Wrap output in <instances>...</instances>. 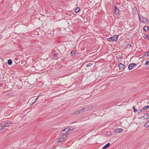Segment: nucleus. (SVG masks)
<instances>
[{
    "label": "nucleus",
    "instance_id": "obj_1",
    "mask_svg": "<svg viewBox=\"0 0 149 149\" xmlns=\"http://www.w3.org/2000/svg\"><path fill=\"white\" fill-rule=\"evenodd\" d=\"M69 130L68 128H65L62 131L61 133V137L59 140H63L66 139L67 137V133L68 130Z\"/></svg>",
    "mask_w": 149,
    "mask_h": 149
},
{
    "label": "nucleus",
    "instance_id": "obj_2",
    "mask_svg": "<svg viewBox=\"0 0 149 149\" xmlns=\"http://www.w3.org/2000/svg\"><path fill=\"white\" fill-rule=\"evenodd\" d=\"M118 36L117 35H114L112 37L108 38L107 40L108 41H116L118 39Z\"/></svg>",
    "mask_w": 149,
    "mask_h": 149
},
{
    "label": "nucleus",
    "instance_id": "obj_3",
    "mask_svg": "<svg viewBox=\"0 0 149 149\" xmlns=\"http://www.w3.org/2000/svg\"><path fill=\"white\" fill-rule=\"evenodd\" d=\"M10 124V123H6L0 125V131L2 130L5 127L9 126Z\"/></svg>",
    "mask_w": 149,
    "mask_h": 149
},
{
    "label": "nucleus",
    "instance_id": "obj_4",
    "mask_svg": "<svg viewBox=\"0 0 149 149\" xmlns=\"http://www.w3.org/2000/svg\"><path fill=\"white\" fill-rule=\"evenodd\" d=\"M92 106L86 107L80 109L81 113L86 112L91 110L92 108Z\"/></svg>",
    "mask_w": 149,
    "mask_h": 149
},
{
    "label": "nucleus",
    "instance_id": "obj_5",
    "mask_svg": "<svg viewBox=\"0 0 149 149\" xmlns=\"http://www.w3.org/2000/svg\"><path fill=\"white\" fill-rule=\"evenodd\" d=\"M136 65V64L135 63H132L128 65V68L129 70H132L135 68Z\"/></svg>",
    "mask_w": 149,
    "mask_h": 149
},
{
    "label": "nucleus",
    "instance_id": "obj_6",
    "mask_svg": "<svg viewBox=\"0 0 149 149\" xmlns=\"http://www.w3.org/2000/svg\"><path fill=\"white\" fill-rule=\"evenodd\" d=\"M139 19L142 22L146 23L147 22V18L143 17H139Z\"/></svg>",
    "mask_w": 149,
    "mask_h": 149
},
{
    "label": "nucleus",
    "instance_id": "obj_7",
    "mask_svg": "<svg viewBox=\"0 0 149 149\" xmlns=\"http://www.w3.org/2000/svg\"><path fill=\"white\" fill-rule=\"evenodd\" d=\"M118 67L120 70H122L124 69L125 65L121 63H120L119 64Z\"/></svg>",
    "mask_w": 149,
    "mask_h": 149
},
{
    "label": "nucleus",
    "instance_id": "obj_8",
    "mask_svg": "<svg viewBox=\"0 0 149 149\" xmlns=\"http://www.w3.org/2000/svg\"><path fill=\"white\" fill-rule=\"evenodd\" d=\"M123 130L122 128H116L114 130V132L118 133L122 132Z\"/></svg>",
    "mask_w": 149,
    "mask_h": 149
},
{
    "label": "nucleus",
    "instance_id": "obj_9",
    "mask_svg": "<svg viewBox=\"0 0 149 149\" xmlns=\"http://www.w3.org/2000/svg\"><path fill=\"white\" fill-rule=\"evenodd\" d=\"M115 13L116 15H118L119 14L120 11L116 6H114Z\"/></svg>",
    "mask_w": 149,
    "mask_h": 149
},
{
    "label": "nucleus",
    "instance_id": "obj_10",
    "mask_svg": "<svg viewBox=\"0 0 149 149\" xmlns=\"http://www.w3.org/2000/svg\"><path fill=\"white\" fill-rule=\"evenodd\" d=\"M143 117L145 119H148L149 118V114L146 113L143 116Z\"/></svg>",
    "mask_w": 149,
    "mask_h": 149
},
{
    "label": "nucleus",
    "instance_id": "obj_11",
    "mask_svg": "<svg viewBox=\"0 0 149 149\" xmlns=\"http://www.w3.org/2000/svg\"><path fill=\"white\" fill-rule=\"evenodd\" d=\"M110 143H108L102 147L103 149H105L108 147L110 145Z\"/></svg>",
    "mask_w": 149,
    "mask_h": 149
},
{
    "label": "nucleus",
    "instance_id": "obj_12",
    "mask_svg": "<svg viewBox=\"0 0 149 149\" xmlns=\"http://www.w3.org/2000/svg\"><path fill=\"white\" fill-rule=\"evenodd\" d=\"M149 27L148 26H145L143 29V31H147L149 29Z\"/></svg>",
    "mask_w": 149,
    "mask_h": 149
},
{
    "label": "nucleus",
    "instance_id": "obj_13",
    "mask_svg": "<svg viewBox=\"0 0 149 149\" xmlns=\"http://www.w3.org/2000/svg\"><path fill=\"white\" fill-rule=\"evenodd\" d=\"M145 66L146 68H149V61H147L145 63Z\"/></svg>",
    "mask_w": 149,
    "mask_h": 149
},
{
    "label": "nucleus",
    "instance_id": "obj_14",
    "mask_svg": "<svg viewBox=\"0 0 149 149\" xmlns=\"http://www.w3.org/2000/svg\"><path fill=\"white\" fill-rule=\"evenodd\" d=\"M81 111L80 109V110H79L78 111H76L74 112L73 114L74 115H76V114H79L81 113Z\"/></svg>",
    "mask_w": 149,
    "mask_h": 149
},
{
    "label": "nucleus",
    "instance_id": "obj_15",
    "mask_svg": "<svg viewBox=\"0 0 149 149\" xmlns=\"http://www.w3.org/2000/svg\"><path fill=\"white\" fill-rule=\"evenodd\" d=\"M80 8L79 7H77V8L75 9V12L76 13H78L79 12H80Z\"/></svg>",
    "mask_w": 149,
    "mask_h": 149
},
{
    "label": "nucleus",
    "instance_id": "obj_16",
    "mask_svg": "<svg viewBox=\"0 0 149 149\" xmlns=\"http://www.w3.org/2000/svg\"><path fill=\"white\" fill-rule=\"evenodd\" d=\"M144 127H149V120L144 125Z\"/></svg>",
    "mask_w": 149,
    "mask_h": 149
},
{
    "label": "nucleus",
    "instance_id": "obj_17",
    "mask_svg": "<svg viewBox=\"0 0 149 149\" xmlns=\"http://www.w3.org/2000/svg\"><path fill=\"white\" fill-rule=\"evenodd\" d=\"M149 108V105H147L144 107H143L142 108V110H145L146 109H147Z\"/></svg>",
    "mask_w": 149,
    "mask_h": 149
},
{
    "label": "nucleus",
    "instance_id": "obj_18",
    "mask_svg": "<svg viewBox=\"0 0 149 149\" xmlns=\"http://www.w3.org/2000/svg\"><path fill=\"white\" fill-rule=\"evenodd\" d=\"M7 63L9 65H10L12 64V61L11 60L9 59Z\"/></svg>",
    "mask_w": 149,
    "mask_h": 149
},
{
    "label": "nucleus",
    "instance_id": "obj_19",
    "mask_svg": "<svg viewBox=\"0 0 149 149\" xmlns=\"http://www.w3.org/2000/svg\"><path fill=\"white\" fill-rule=\"evenodd\" d=\"M67 128H68L69 129V130H72L74 129L75 128V127L74 126L73 127H71L70 128L69 127H67Z\"/></svg>",
    "mask_w": 149,
    "mask_h": 149
},
{
    "label": "nucleus",
    "instance_id": "obj_20",
    "mask_svg": "<svg viewBox=\"0 0 149 149\" xmlns=\"http://www.w3.org/2000/svg\"><path fill=\"white\" fill-rule=\"evenodd\" d=\"M106 134L107 135L110 136L111 135V132H108L106 133Z\"/></svg>",
    "mask_w": 149,
    "mask_h": 149
},
{
    "label": "nucleus",
    "instance_id": "obj_21",
    "mask_svg": "<svg viewBox=\"0 0 149 149\" xmlns=\"http://www.w3.org/2000/svg\"><path fill=\"white\" fill-rule=\"evenodd\" d=\"M148 56V54H147V53L144 55L142 57L143 58H145Z\"/></svg>",
    "mask_w": 149,
    "mask_h": 149
},
{
    "label": "nucleus",
    "instance_id": "obj_22",
    "mask_svg": "<svg viewBox=\"0 0 149 149\" xmlns=\"http://www.w3.org/2000/svg\"><path fill=\"white\" fill-rule=\"evenodd\" d=\"M76 53V52L75 50H72L71 52V54H75Z\"/></svg>",
    "mask_w": 149,
    "mask_h": 149
},
{
    "label": "nucleus",
    "instance_id": "obj_23",
    "mask_svg": "<svg viewBox=\"0 0 149 149\" xmlns=\"http://www.w3.org/2000/svg\"><path fill=\"white\" fill-rule=\"evenodd\" d=\"M92 65V64L91 63H89V64H87L86 65V66L87 67H89L91 66Z\"/></svg>",
    "mask_w": 149,
    "mask_h": 149
},
{
    "label": "nucleus",
    "instance_id": "obj_24",
    "mask_svg": "<svg viewBox=\"0 0 149 149\" xmlns=\"http://www.w3.org/2000/svg\"><path fill=\"white\" fill-rule=\"evenodd\" d=\"M58 54L57 53L55 54L54 55V57L55 58H57L58 57Z\"/></svg>",
    "mask_w": 149,
    "mask_h": 149
},
{
    "label": "nucleus",
    "instance_id": "obj_25",
    "mask_svg": "<svg viewBox=\"0 0 149 149\" xmlns=\"http://www.w3.org/2000/svg\"><path fill=\"white\" fill-rule=\"evenodd\" d=\"M132 108H133V109H134V112H136L137 111V110L135 109V107H134V106Z\"/></svg>",
    "mask_w": 149,
    "mask_h": 149
},
{
    "label": "nucleus",
    "instance_id": "obj_26",
    "mask_svg": "<svg viewBox=\"0 0 149 149\" xmlns=\"http://www.w3.org/2000/svg\"><path fill=\"white\" fill-rule=\"evenodd\" d=\"M143 38H147V37H148V36L147 35H146V34H144V35H143Z\"/></svg>",
    "mask_w": 149,
    "mask_h": 149
},
{
    "label": "nucleus",
    "instance_id": "obj_27",
    "mask_svg": "<svg viewBox=\"0 0 149 149\" xmlns=\"http://www.w3.org/2000/svg\"><path fill=\"white\" fill-rule=\"evenodd\" d=\"M38 97H37L36 98V99H35V101H34V102H33V103H32V104H34V103H35V102L36 101H37V100H38Z\"/></svg>",
    "mask_w": 149,
    "mask_h": 149
},
{
    "label": "nucleus",
    "instance_id": "obj_28",
    "mask_svg": "<svg viewBox=\"0 0 149 149\" xmlns=\"http://www.w3.org/2000/svg\"><path fill=\"white\" fill-rule=\"evenodd\" d=\"M62 142V141H61V140H59V141L58 140L57 141V143H60V142Z\"/></svg>",
    "mask_w": 149,
    "mask_h": 149
},
{
    "label": "nucleus",
    "instance_id": "obj_29",
    "mask_svg": "<svg viewBox=\"0 0 149 149\" xmlns=\"http://www.w3.org/2000/svg\"><path fill=\"white\" fill-rule=\"evenodd\" d=\"M142 111V110H141L140 111H139V113H141V112Z\"/></svg>",
    "mask_w": 149,
    "mask_h": 149
},
{
    "label": "nucleus",
    "instance_id": "obj_30",
    "mask_svg": "<svg viewBox=\"0 0 149 149\" xmlns=\"http://www.w3.org/2000/svg\"><path fill=\"white\" fill-rule=\"evenodd\" d=\"M147 54H148V56H149V51L147 53Z\"/></svg>",
    "mask_w": 149,
    "mask_h": 149
}]
</instances>
